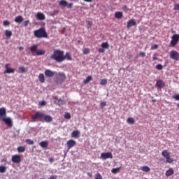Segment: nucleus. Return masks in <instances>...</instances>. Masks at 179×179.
<instances>
[{
    "label": "nucleus",
    "instance_id": "6",
    "mask_svg": "<svg viewBox=\"0 0 179 179\" xmlns=\"http://www.w3.org/2000/svg\"><path fill=\"white\" fill-rule=\"evenodd\" d=\"M178 41H179V34H173L171 37V45L172 47H176V45H177V44L178 43Z\"/></svg>",
    "mask_w": 179,
    "mask_h": 179
},
{
    "label": "nucleus",
    "instance_id": "45",
    "mask_svg": "<svg viewBox=\"0 0 179 179\" xmlns=\"http://www.w3.org/2000/svg\"><path fill=\"white\" fill-rule=\"evenodd\" d=\"M90 53V50H89V48H85L83 50V54L85 55H87Z\"/></svg>",
    "mask_w": 179,
    "mask_h": 179
},
{
    "label": "nucleus",
    "instance_id": "46",
    "mask_svg": "<svg viewBox=\"0 0 179 179\" xmlns=\"http://www.w3.org/2000/svg\"><path fill=\"white\" fill-rule=\"evenodd\" d=\"M156 68H157V69H158V71H162V69H163V65H162V64H157V65L156 66Z\"/></svg>",
    "mask_w": 179,
    "mask_h": 179
},
{
    "label": "nucleus",
    "instance_id": "54",
    "mask_svg": "<svg viewBox=\"0 0 179 179\" xmlns=\"http://www.w3.org/2000/svg\"><path fill=\"white\" fill-rule=\"evenodd\" d=\"M40 106H45V101H42L41 102L39 103Z\"/></svg>",
    "mask_w": 179,
    "mask_h": 179
},
{
    "label": "nucleus",
    "instance_id": "61",
    "mask_svg": "<svg viewBox=\"0 0 179 179\" xmlns=\"http://www.w3.org/2000/svg\"><path fill=\"white\" fill-rule=\"evenodd\" d=\"M87 175L90 176V177H92V173H88Z\"/></svg>",
    "mask_w": 179,
    "mask_h": 179
},
{
    "label": "nucleus",
    "instance_id": "42",
    "mask_svg": "<svg viewBox=\"0 0 179 179\" xmlns=\"http://www.w3.org/2000/svg\"><path fill=\"white\" fill-rule=\"evenodd\" d=\"M64 118L65 120H71V113H65Z\"/></svg>",
    "mask_w": 179,
    "mask_h": 179
},
{
    "label": "nucleus",
    "instance_id": "2",
    "mask_svg": "<svg viewBox=\"0 0 179 179\" xmlns=\"http://www.w3.org/2000/svg\"><path fill=\"white\" fill-rule=\"evenodd\" d=\"M34 34L36 38H47V37H48V34H47L45 28L44 27H41L38 30H35L34 31Z\"/></svg>",
    "mask_w": 179,
    "mask_h": 179
},
{
    "label": "nucleus",
    "instance_id": "1",
    "mask_svg": "<svg viewBox=\"0 0 179 179\" xmlns=\"http://www.w3.org/2000/svg\"><path fill=\"white\" fill-rule=\"evenodd\" d=\"M50 58L54 59V61H56V62H64V61H65L64 51L61 50H55L50 56Z\"/></svg>",
    "mask_w": 179,
    "mask_h": 179
},
{
    "label": "nucleus",
    "instance_id": "15",
    "mask_svg": "<svg viewBox=\"0 0 179 179\" xmlns=\"http://www.w3.org/2000/svg\"><path fill=\"white\" fill-rule=\"evenodd\" d=\"M165 85L166 84L162 80H159L156 83V86L157 87H159V89H162V87H164Z\"/></svg>",
    "mask_w": 179,
    "mask_h": 179
},
{
    "label": "nucleus",
    "instance_id": "20",
    "mask_svg": "<svg viewBox=\"0 0 179 179\" xmlns=\"http://www.w3.org/2000/svg\"><path fill=\"white\" fill-rule=\"evenodd\" d=\"M80 135V132L78 130H75L71 133V137L72 138H79Z\"/></svg>",
    "mask_w": 179,
    "mask_h": 179
},
{
    "label": "nucleus",
    "instance_id": "57",
    "mask_svg": "<svg viewBox=\"0 0 179 179\" xmlns=\"http://www.w3.org/2000/svg\"><path fill=\"white\" fill-rule=\"evenodd\" d=\"M99 52H104V49H103V48H99Z\"/></svg>",
    "mask_w": 179,
    "mask_h": 179
},
{
    "label": "nucleus",
    "instance_id": "35",
    "mask_svg": "<svg viewBox=\"0 0 179 179\" xmlns=\"http://www.w3.org/2000/svg\"><path fill=\"white\" fill-rule=\"evenodd\" d=\"M45 54V50H38L36 52V55H44Z\"/></svg>",
    "mask_w": 179,
    "mask_h": 179
},
{
    "label": "nucleus",
    "instance_id": "8",
    "mask_svg": "<svg viewBox=\"0 0 179 179\" xmlns=\"http://www.w3.org/2000/svg\"><path fill=\"white\" fill-rule=\"evenodd\" d=\"M170 58L174 59L175 61H179V53L176 50H171L170 52Z\"/></svg>",
    "mask_w": 179,
    "mask_h": 179
},
{
    "label": "nucleus",
    "instance_id": "44",
    "mask_svg": "<svg viewBox=\"0 0 179 179\" xmlns=\"http://www.w3.org/2000/svg\"><path fill=\"white\" fill-rule=\"evenodd\" d=\"M94 179H103V177H101V175L100 174V173H98L95 175Z\"/></svg>",
    "mask_w": 179,
    "mask_h": 179
},
{
    "label": "nucleus",
    "instance_id": "52",
    "mask_svg": "<svg viewBox=\"0 0 179 179\" xmlns=\"http://www.w3.org/2000/svg\"><path fill=\"white\" fill-rule=\"evenodd\" d=\"M122 9L124 12H128L129 10L128 7H127V6H123Z\"/></svg>",
    "mask_w": 179,
    "mask_h": 179
},
{
    "label": "nucleus",
    "instance_id": "14",
    "mask_svg": "<svg viewBox=\"0 0 179 179\" xmlns=\"http://www.w3.org/2000/svg\"><path fill=\"white\" fill-rule=\"evenodd\" d=\"M76 145V141L71 139L67 141V148L68 149H71V148H73Z\"/></svg>",
    "mask_w": 179,
    "mask_h": 179
},
{
    "label": "nucleus",
    "instance_id": "56",
    "mask_svg": "<svg viewBox=\"0 0 179 179\" xmlns=\"http://www.w3.org/2000/svg\"><path fill=\"white\" fill-rule=\"evenodd\" d=\"M19 50H20V51H23V50H24V48L23 46H20L19 48Z\"/></svg>",
    "mask_w": 179,
    "mask_h": 179
},
{
    "label": "nucleus",
    "instance_id": "32",
    "mask_svg": "<svg viewBox=\"0 0 179 179\" xmlns=\"http://www.w3.org/2000/svg\"><path fill=\"white\" fill-rule=\"evenodd\" d=\"M92 80H93V77H92V76H89L87 77L85 80H84V83L87 85V83H89V82H90Z\"/></svg>",
    "mask_w": 179,
    "mask_h": 179
},
{
    "label": "nucleus",
    "instance_id": "19",
    "mask_svg": "<svg viewBox=\"0 0 179 179\" xmlns=\"http://www.w3.org/2000/svg\"><path fill=\"white\" fill-rule=\"evenodd\" d=\"M64 61L66 59L67 61H72V55H71V52H66V55H64Z\"/></svg>",
    "mask_w": 179,
    "mask_h": 179
},
{
    "label": "nucleus",
    "instance_id": "22",
    "mask_svg": "<svg viewBox=\"0 0 179 179\" xmlns=\"http://www.w3.org/2000/svg\"><path fill=\"white\" fill-rule=\"evenodd\" d=\"M37 48H38V45L35 44V45H33L32 46H31L29 48V50H30L31 52H36L37 53Z\"/></svg>",
    "mask_w": 179,
    "mask_h": 179
},
{
    "label": "nucleus",
    "instance_id": "23",
    "mask_svg": "<svg viewBox=\"0 0 179 179\" xmlns=\"http://www.w3.org/2000/svg\"><path fill=\"white\" fill-rule=\"evenodd\" d=\"M24 19L22 15L17 16L15 18V23H22L23 22Z\"/></svg>",
    "mask_w": 179,
    "mask_h": 179
},
{
    "label": "nucleus",
    "instance_id": "26",
    "mask_svg": "<svg viewBox=\"0 0 179 179\" xmlns=\"http://www.w3.org/2000/svg\"><path fill=\"white\" fill-rule=\"evenodd\" d=\"M122 12L121 11H117L115 13V17H116L117 19H121L122 17Z\"/></svg>",
    "mask_w": 179,
    "mask_h": 179
},
{
    "label": "nucleus",
    "instance_id": "17",
    "mask_svg": "<svg viewBox=\"0 0 179 179\" xmlns=\"http://www.w3.org/2000/svg\"><path fill=\"white\" fill-rule=\"evenodd\" d=\"M136 22L134 19H131L127 22L128 29H129V27H132V26H136Z\"/></svg>",
    "mask_w": 179,
    "mask_h": 179
},
{
    "label": "nucleus",
    "instance_id": "27",
    "mask_svg": "<svg viewBox=\"0 0 179 179\" xmlns=\"http://www.w3.org/2000/svg\"><path fill=\"white\" fill-rule=\"evenodd\" d=\"M19 73H26L27 72V69L24 67H19L18 69Z\"/></svg>",
    "mask_w": 179,
    "mask_h": 179
},
{
    "label": "nucleus",
    "instance_id": "62",
    "mask_svg": "<svg viewBox=\"0 0 179 179\" xmlns=\"http://www.w3.org/2000/svg\"><path fill=\"white\" fill-rule=\"evenodd\" d=\"M177 107L178 108H179V103L177 104Z\"/></svg>",
    "mask_w": 179,
    "mask_h": 179
},
{
    "label": "nucleus",
    "instance_id": "12",
    "mask_svg": "<svg viewBox=\"0 0 179 179\" xmlns=\"http://www.w3.org/2000/svg\"><path fill=\"white\" fill-rule=\"evenodd\" d=\"M8 66H10V64L5 65L6 71H4V73H15V69L9 68Z\"/></svg>",
    "mask_w": 179,
    "mask_h": 179
},
{
    "label": "nucleus",
    "instance_id": "50",
    "mask_svg": "<svg viewBox=\"0 0 179 179\" xmlns=\"http://www.w3.org/2000/svg\"><path fill=\"white\" fill-rule=\"evenodd\" d=\"M172 97H173V99H174L175 100L179 101V94L173 95Z\"/></svg>",
    "mask_w": 179,
    "mask_h": 179
},
{
    "label": "nucleus",
    "instance_id": "24",
    "mask_svg": "<svg viewBox=\"0 0 179 179\" xmlns=\"http://www.w3.org/2000/svg\"><path fill=\"white\" fill-rule=\"evenodd\" d=\"M174 174V170L173 169L170 168L168 171L166 172V176L170 177V176H173Z\"/></svg>",
    "mask_w": 179,
    "mask_h": 179
},
{
    "label": "nucleus",
    "instance_id": "28",
    "mask_svg": "<svg viewBox=\"0 0 179 179\" xmlns=\"http://www.w3.org/2000/svg\"><path fill=\"white\" fill-rule=\"evenodd\" d=\"M41 148H48V141H41L39 143Z\"/></svg>",
    "mask_w": 179,
    "mask_h": 179
},
{
    "label": "nucleus",
    "instance_id": "13",
    "mask_svg": "<svg viewBox=\"0 0 179 179\" xmlns=\"http://www.w3.org/2000/svg\"><path fill=\"white\" fill-rule=\"evenodd\" d=\"M45 75L48 78H52L55 75V72L51 71L50 69H47L45 71Z\"/></svg>",
    "mask_w": 179,
    "mask_h": 179
},
{
    "label": "nucleus",
    "instance_id": "36",
    "mask_svg": "<svg viewBox=\"0 0 179 179\" xmlns=\"http://www.w3.org/2000/svg\"><path fill=\"white\" fill-rule=\"evenodd\" d=\"M27 145H34V141L30 138L25 140Z\"/></svg>",
    "mask_w": 179,
    "mask_h": 179
},
{
    "label": "nucleus",
    "instance_id": "38",
    "mask_svg": "<svg viewBox=\"0 0 179 179\" xmlns=\"http://www.w3.org/2000/svg\"><path fill=\"white\" fill-rule=\"evenodd\" d=\"M109 47H110V45H108V43H107V42H103L101 44L102 48H108Z\"/></svg>",
    "mask_w": 179,
    "mask_h": 179
},
{
    "label": "nucleus",
    "instance_id": "59",
    "mask_svg": "<svg viewBox=\"0 0 179 179\" xmlns=\"http://www.w3.org/2000/svg\"><path fill=\"white\" fill-rule=\"evenodd\" d=\"M49 162H50V163H52V162H54V159H53L52 158H50V159H49Z\"/></svg>",
    "mask_w": 179,
    "mask_h": 179
},
{
    "label": "nucleus",
    "instance_id": "34",
    "mask_svg": "<svg viewBox=\"0 0 179 179\" xmlns=\"http://www.w3.org/2000/svg\"><path fill=\"white\" fill-rule=\"evenodd\" d=\"M127 123L128 124H135V119H134V117H128L127 118Z\"/></svg>",
    "mask_w": 179,
    "mask_h": 179
},
{
    "label": "nucleus",
    "instance_id": "58",
    "mask_svg": "<svg viewBox=\"0 0 179 179\" xmlns=\"http://www.w3.org/2000/svg\"><path fill=\"white\" fill-rule=\"evenodd\" d=\"M71 2H79V0H69Z\"/></svg>",
    "mask_w": 179,
    "mask_h": 179
},
{
    "label": "nucleus",
    "instance_id": "60",
    "mask_svg": "<svg viewBox=\"0 0 179 179\" xmlns=\"http://www.w3.org/2000/svg\"><path fill=\"white\" fill-rule=\"evenodd\" d=\"M83 1H85V2H92V1L93 0H83Z\"/></svg>",
    "mask_w": 179,
    "mask_h": 179
},
{
    "label": "nucleus",
    "instance_id": "10",
    "mask_svg": "<svg viewBox=\"0 0 179 179\" xmlns=\"http://www.w3.org/2000/svg\"><path fill=\"white\" fill-rule=\"evenodd\" d=\"M2 121H3V122L8 125V127H13V123L10 117H3Z\"/></svg>",
    "mask_w": 179,
    "mask_h": 179
},
{
    "label": "nucleus",
    "instance_id": "25",
    "mask_svg": "<svg viewBox=\"0 0 179 179\" xmlns=\"http://www.w3.org/2000/svg\"><path fill=\"white\" fill-rule=\"evenodd\" d=\"M38 80L41 83H44L45 82V78L43 73H40L38 76Z\"/></svg>",
    "mask_w": 179,
    "mask_h": 179
},
{
    "label": "nucleus",
    "instance_id": "18",
    "mask_svg": "<svg viewBox=\"0 0 179 179\" xmlns=\"http://www.w3.org/2000/svg\"><path fill=\"white\" fill-rule=\"evenodd\" d=\"M45 122H52V117L50 115H45L43 114V119Z\"/></svg>",
    "mask_w": 179,
    "mask_h": 179
},
{
    "label": "nucleus",
    "instance_id": "11",
    "mask_svg": "<svg viewBox=\"0 0 179 179\" xmlns=\"http://www.w3.org/2000/svg\"><path fill=\"white\" fill-rule=\"evenodd\" d=\"M101 157L104 160L106 159H113V154L111 152H103L101 154Z\"/></svg>",
    "mask_w": 179,
    "mask_h": 179
},
{
    "label": "nucleus",
    "instance_id": "3",
    "mask_svg": "<svg viewBox=\"0 0 179 179\" xmlns=\"http://www.w3.org/2000/svg\"><path fill=\"white\" fill-rule=\"evenodd\" d=\"M44 118V113L41 112H36L31 116L32 122H36V121H43Z\"/></svg>",
    "mask_w": 179,
    "mask_h": 179
},
{
    "label": "nucleus",
    "instance_id": "31",
    "mask_svg": "<svg viewBox=\"0 0 179 179\" xmlns=\"http://www.w3.org/2000/svg\"><path fill=\"white\" fill-rule=\"evenodd\" d=\"M5 35H6V37H7V38L12 37V31L6 30Z\"/></svg>",
    "mask_w": 179,
    "mask_h": 179
},
{
    "label": "nucleus",
    "instance_id": "48",
    "mask_svg": "<svg viewBox=\"0 0 179 179\" xmlns=\"http://www.w3.org/2000/svg\"><path fill=\"white\" fill-rule=\"evenodd\" d=\"M106 106H107L106 102H101V108H104V107H106Z\"/></svg>",
    "mask_w": 179,
    "mask_h": 179
},
{
    "label": "nucleus",
    "instance_id": "63",
    "mask_svg": "<svg viewBox=\"0 0 179 179\" xmlns=\"http://www.w3.org/2000/svg\"><path fill=\"white\" fill-rule=\"evenodd\" d=\"M90 24V22H88Z\"/></svg>",
    "mask_w": 179,
    "mask_h": 179
},
{
    "label": "nucleus",
    "instance_id": "53",
    "mask_svg": "<svg viewBox=\"0 0 179 179\" xmlns=\"http://www.w3.org/2000/svg\"><path fill=\"white\" fill-rule=\"evenodd\" d=\"M153 61H157V57L156 54H154L152 56Z\"/></svg>",
    "mask_w": 179,
    "mask_h": 179
},
{
    "label": "nucleus",
    "instance_id": "4",
    "mask_svg": "<svg viewBox=\"0 0 179 179\" xmlns=\"http://www.w3.org/2000/svg\"><path fill=\"white\" fill-rule=\"evenodd\" d=\"M66 80V76H65L64 73L59 72L57 74L56 80L59 83H62L65 82Z\"/></svg>",
    "mask_w": 179,
    "mask_h": 179
},
{
    "label": "nucleus",
    "instance_id": "49",
    "mask_svg": "<svg viewBox=\"0 0 179 179\" xmlns=\"http://www.w3.org/2000/svg\"><path fill=\"white\" fill-rule=\"evenodd\" d=\"M29 23H30V21H29V20L24 21V23H23L24 27L29 26Z\"/></svg>",
    "mask_w": 179,
    "mask_h": 179
},
{
    "label": "nucleus",
    "instance_id": "21",
    "mask_svg": "<svg viewBox=\"0 0 179 179\" xmlns=\"http://www.w3.org/2000/svg\"><path fill=\"white\" fill-rule=\"evenodd\" d=\"M36 17L39 20H45V15H44L42 13H37Z\"/></svg>",
    "mask_w": 179,
    "mask_h": 179
},
{
    "label": "nucleus",
    "instance_id": "7",
    "mask_svg": "<svg viewBox=\"0 0 179 179\" xmlns=\"http://www.w3.org/2000/svg\"><path fill=\"white\" fill-rule=\"evenodd\" d=\"M59 5L60 6H66V8H68V9H72V6H73V3H68V1H66V0H61L59 1Z\"/></svg>",
    "mask_w": 179,
    "mask_h": 179
},
{
    "label": "nucleus",
    "instance_id": "64",
    "mask_svg": "<svg viewBox=\"0 0 179 179\" xmlns=\"http://www.w3.org/2000/svg\"><path fill=\"white\" fill-rule=\"evenodd\" d=\"M0 90H1V87H0Z\"/></svg>",
    "mask_w": 179,
    "mask_h": 179
},
{
    "label": "nucleus",
    "instance_id": "55",
    "mask_svg": "<svg viewBox=\"0 0 179 179\" xmlns=\"http://www.w3.org/2000/svg\"><path fill=\"white\" fill-rule=\"evenodd\" d=\"M49 179H57L56 176H51Z\"/></svg>",
    "mask_w": 179,
    "mask_h": 179
},
{
    "label": "nucleus",
    "instance_id": "39",
    "mask_svg": "<svg viewBox=\"0 0 179 179\" xmlns=\"http://www.w3.org/2000/svg\"><path fill=\"white\" fill-rule=\"evenodd\" d=\"M100 85H101L102 86L107 85V79L106 78L101 79L100 81Z\"/></svg>",
    "mask_w": 179,
    "mask_h": 179
},
{
    "label": "nucleus",
    "instance_id": "33",
    "mask_svg": "<svg viewBox=\"0 0 179 179\" xmlns=\"http://www.w3.org/2000/svg\"><path fill=\"white\" fill-rule=\"evenodd\" d=\"M17 150L19 153H23L24 152H25L26 148H24L23 146H20L17 148Z\"/></svg>",
    "mask_w": 179,
    "mask_h": 179
},
{
    "label": "nucleus",
    "instance_id": "5",
    "mask_svg": "<svg viewBox=\"0 0 179 179\" xmlns=\"http://www.w3.org/2000/svg\"><path fill=\"white\" fill-rule=\"evenodd\" d=\"M162 155L163 157H165L166 163H173L174 162L173 158L170 157V152H169L167 150H164V151H162Z\"/></svg>",
    "mask_w": 179,
    "mask_h": 179
},
{
    "label": "nucleus",
    "instance_id": "29",
    "mask_svg": "<svg viewBox=\"0 0 179 179\" xmlns=\"http://www.w3.org/2000/svg\"><path fill=\"white\" fill-rule=\"evenodd\" d=\"M140 170H142V171H145V173H149L150 171V168L149 166H142Z\"/></svg>",
    "mask_w": 179,
    "mask_h": 179
},
{
    "label": "nucleus",
    "instance_id": "30",
    "mask_svg": "<svg viewBox=\"0 0 179 179\" xmlns=\"http://www.w3.org/2000/svg\"><path fill=\"white\" fill-rule=\"evenodd\" d=\"M56 103L59 106H62V104H65V101H64V99H56Z\"/></svg>",
    "mask_w": 179,
    "mask_h": 179
},
{
    "label": "nucleus",
    "instance_id": "37",
    "mask_svg": "<svg viewBox=\"0 0 179 179\" xmlns=\"http://www.w3.org/2000/svg\"><path fill=\"white\" fill-rule=\"evenodd\" d=\"M120 170H121V167L114 168L112 169L111 172L113 173V174H117Z\"/></svg>",
    "mask_w": 179,
    "mask_h": 179
},
{
    "label": "nucleus",
    "instance_id": "9",
    "mask_svg": "<svg viewBox=\"0 0 179 179\" xmlns=\"http://www.w3.org/2000/svg\"><path fill=\"white\" fill-rule=\"evenodd\" d=\"M11 160L13 163H15L17 164L22 162V156L20 155H13Z\"/></svg>",
    "mask_w": 179,
    "mask_h": 179
},
{
    "label": "nucleus",
    "instance_id": "16",
    "mask_svg": "<svg viewBox=\"0 0 179 179\" xmlns=\"http://www.w3.org/2000/svg\"><path fill=\"white\" fill-rule=\"evenodd\" d=\"M6 117V109L5 108H0V118H5Z\"/></svg>",
    "mask_w": 179,
    "mask_h": 179
},
{
    "label": "nucleus",
    "instance_id": "40",
    "mask_svg": "<svg viewBox=\"0 0 179 179\" xmlns=\"http://www.w3.org/2000/svg\"><path fill=\"white\" fill-rule=\"evenodd\" d=\"M138 57H142L143 58L144 57H146V53L145 52H140L139 55L136 57V58H138Z\"/></svg>",
    "mask_w": 179,
    "mask_h": 179
},
{
    "label": "nucleus",
    "instance_id": "41",
    "mask_svg": "<svg viewBox=\"0 0 179 179\" xmlns=\"http://www.w3.org/2000/svg\"><path fill=\"white\" fill-rule=\"evenodd\" d=\"M6 171V166H0V173H5Z\"/></svg>",
    "mask_w": 179,
    "mask_h": 179
},
{
    "label": "nucleus",
    "instance_id": "47",
    "mask_svg": "<svg viewBox=\"0 0 179 179\" xmlns=\"http://www.w3.org/2000/svg\"><path fill=\"white\" fill-rule=\"evenodd\" d=\"M159 48V45L157 44H155L151 46V50H157Z\"/></svg>",
    "mask_w": 179,
    "mask_h": 179
},
{
    "label": "nucleus",
    "instance_id": "43",
    "mask_svg": "<svg viewBox=\"0 0 179 179\" xmlns=\"http://www.w3.org/2000/svg\"><path fill=\"white\" fill-rule=\"evenodd\" d=\"M3 26H10V22L9 20H4L3 22Z\"/></svg>",
    "mask_w": 179,
    "mask_h": 179
},
{
    "label": "nucleus",
    "instance_id": "51",
    "mask_svg": "<svg viewBox=\"0 0 179 179\" xmlns=\"http://www.w3.org/2000/svg\"><path fill=\"white\" fill-rule=\"evenodd\" d=\"M173 10H179V4H176L173 8Z\"/></svg>",
    "mask_w": 179,
    "mask_h": 179
}]
</instances>
